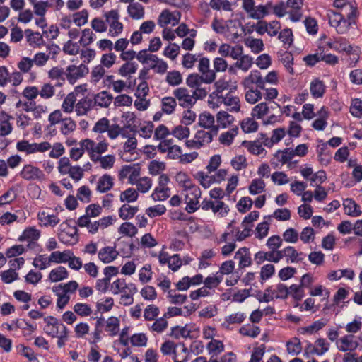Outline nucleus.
<instances>
[{"label": "nucleus", "mask_w": 362, "mask_h": 362, "mask_svg": "<svg viewBox=\"0 0 362 362\" xmlns=\"http://www.w3.org/2000/svg\"><path fill=\"white\" fill-rule=\"evenodd\" d=\"M170 178L166 174L159 176L158 186L156 187L151 197L154 201H164L170 196V189L167 186Z\"/></svg>", "instance_id": "1"}, {"label": "nucleus", "mask_w": 362, "mask_h": 362, "mask_svg": "<svg viewBox=\"0 0 362 362\" xmlns=\"http://www.w3.org/2000/svg\"><path fill=\"white\" fill-rule=\"evenodd\" d=\"M105 21L109 24V33L111 36L119 35L123 30V24L119 22V14L117 10L112 9L104 13Z\"/></svg>", "instance_id": "2"}, {"label": "nucleus", "mask_w": 362, "mask_h": 362, "mask_svg": "<svg viewBox=\"0 0 362 362\" xmlns=\"http://www.w3.org/2000/svg\"><path fill=\"white\" fill-rule=\"evenodd\" d=\"M186 191L187 193L185 195V209L189 214H192L199 207L198 199L201 196V191L198 187L194 185L188 187Z\"/></svg>", "instance_id": "3"}, {"label": "nucleus", "mask_w": 362, "mask_h": 362, "mask_svg": "<svg viewBox=\"0 0 362 362\" xmlns=\"http://www.w3.org/2000/svg\"><path fill=\"white\" fill-rule=\"evenodd\" d=\"M173 95L178 100L179 105L184 108L192 107L196 103L194 97L186 88L182 87L174 90Z\"/></svg>", "instance_id": "4"}, {"label": "nucleus", "mask_w": 362, "mask_h": 362, "mask_svg": "<svg viewBox=\"0 0 362 362\" xmlns=\"http://www.w3.org/2000/svg\"><path fill=\"white\" fill-rule=\"evenodd\" d=\"M201 207L203 210H212L214 213H218L221 217L226 216L230 211L229 206L220 200L213 202L204 199L201 204Z\"/></svg>", "instance_id": "5"}, {"label": "nucleus", "mask_w": 362, "mask_h": 362, "mask_svg": "<svg viewBox=\"0 0 362 362\" xmlns=\"http://www.w3.org/2000/svg\"><path fill=\"white\" fill-rule=\"evenodd\" d=\"M20 175L25 180H43L45 174L39 168L28 164L23 166Z\"/></svg>", "instance_id": "6"}, {"label": "nucleus", "mask_w": 362, "mask_h": 362, "mask_svg": "<svg viewBox=\"0 0 362 362\" xmlns=\"http://www.w3.org/2000/svg\"><path fill=\"white\" fill-rule=\"evenodd\" d=\"M44 322L46 324L44 327L45 333L52 338L57 337L58 334H60V332L62 329V325H64L61 323L57 318L53 316H47L45 317Z\"/></svg>", "instance_id": "7"}, {"label": "nucleus", "mask_w": 362, "mask_h": 362, "mask_svg": "<svg viewBox=\"0 0 362 362\" xmlns=\"http://www.w3.org/2000/svg\"><path fill=\"white\" fill-rule=\"evenodd\" d=\"M292 148H286L284 150H278L274 155V158L271 160V165L274 168H278L279 165L286 164L293 158V154L291 153Z\"/></svg>", "instance_id": "8"}, {"label": "nucleus", "mask_w": 362, "mask_h": 362, "mask_svg": "<svg viewBox=\"0 0 362 362\" xmlns=\"http://www.w3.org/2000/svg\"><path fill=\"white\" fill-rule=\"evenodd\" d=\"M88 72V67L84 64L80 66L69 65L66 68V76L69 82L74 84L78 79Z\"/></svg>", "instance_id": "9"}, {"label": "nucleus", "mask_w": 362, "mask_h": 362, "mask_svg": "<svg viewBox=\"0 0 362 362\" xmlns=\"http://www.w3.org/2000/svg\"><path fill=\"white\" fill-rule=\"evenodd\" d=\"M337 345L338 349L341 351H353L358 346V342L356 340L355 336L347 334L341 337Z\"/></svg>", "instance_id": "10"}, {"label": "nucleus", "mask_w": 362, "mask_h": 362, "mask_svg": "<svg viewBox=\"0 0 362 362\" xmlns=\"http://www.w3.org/2000/svg\"><path fill=\"white\" fill-rule=\"evenodd\" d=\"M119 252L116 250V246H105L98 252V259L104 264H109L115 260Z\"/></svg>", "instance_id": "11"}, {"label": "nucleus", "mask_w": 362, "mask_h": 362, "mask_svg": "<svg viewBox=\"0 0 362 362\" xmlns=\"http://www.w3.org/2000/svg\"><path fill=\"white\" fill-rule=\"evenodd\" d=\"M243 84L245 88L252 87V85L255 84L257 88L260 89H265L264 78L261 75L260 71L258 70H252L250 74L243 80Z\"/></svg>", "instance_id": "12"}, {"label": "nucleus", "mask_w": 362, "mask_h": 362, "mask_svg": "<svg viewBox=\"0 0 362 362\" xmlns=\"http://www.w3.org/2000/svg\"><path fill=\"white\" fill-rule=\"evenodd\" d=\"M95 107L107 108L113 100V95L106 90H102L97 94L91 95Z\"/></svg>", "instance_id": "13"}, {"label": "nucleus", "mask_w": 362, "mask_h": 362, "mask_svg": "<svg viewBox=\"0 0 362 362\" xmlns=\"http://www.w3.org/2000/svg\"><path fill=\"white\" fill-rule=\"evenodd\" d=\"M95 107L92 95H87L80 99L75 105L78 115H85Z\"/></svg>", "instance_id": "14"}, {"label": "nucleus", "mask_w": 362, "mask_h": 362, "mask_svg": "<svg viewBox=\"0 0 362 362\" xmlns=\"http://www.w3.org/2000/svg\"><path fill=\"white\" fill-rule=\"evenodd\" d=\"M242 146L245 147L247 151L253 155L263 158L267 154V151L262 146V142L259 141V140L243 141Z\"/></svg>", "instance_id": "15"}, {"label": "nucleus", "mask_w": 362, "mask_h": 362, "mask_svg": "<svg viewBox=\"0 0 362 362\" xmlns=\"http://www.w3.org/2000/svg\"><path fill=\"white\" fill-rule=\"evenodd\" d=\"M234 258L239 260L238 267L240 269L250 267L252 264L251 254L248 247H240L235 252Z\"/></svg>", "instance_id": "16"}, {"label": "nucleus", "mask_w": 362, "mask_h": 362, "mask_svg": "<svg viewBox=\"0 0 362 362\" xmlns=\"http://www.w3.org/2000/svg\"><path fill=\"white\" fill-rule=\"evenodd\" d=\"M310 91L313 98H322L326 92V86L324 81L319 78H315L310 82Z\"/></svg>", "instance_id": "17"}, {"label": "nucleus", "mask_w": 362, "mask_h": 362, "mask_svg": "<svg viewBox=\"0 0 362 362\" xmlns=\"http://www.w3.org/2000/svg\"><path fill=\"white\" fill-rule=\"evenodd\" d=\"M218 102L223 103L225 105L230 107L228 110L230 112H238L240 110V101L238 97L233 96L230 93L226 95H221Z\"/></svg>", "instance_id": "18"}, {"label": "nucleus", "mask_w": 362, "mask_h": 362, "mask_svg": "<svg viewBox=\"0 0 362 362\" xmlns=\"http://www.w3.org/2000/svg\"><path fill=\"white\" fill-rule=\"evenodd\" d=\"M210 61L209 59L205 57H201L199 59L198 71L199 72L213 81H215L216 74H214V71L210 69Z\"/></svg>", "instance_id": "19"}, {"label": "nucleus", "mask_w": 362, "mask_h": 362, "mask_svg": "<svg viewBox=\"0 0 362 362\" xmlns=\"http://www.w3.org/2000/svg\"><path fill=\"white\" fill-rule=\"evenodd\" d=\"M214 81L208 78H205L204 75L193 73L189 74L186 79V84L192 88L201 86L202 83L211 84Z\"/></svg>", "instance_id": "20"}, {"label": "nucleus", "mask_w": 362, "mask_h": 362, "mask_svg": "<svg viewBox=\"0 0 362 362\" xmlns=\"http://www.w3.org/2000/svg\"><path fill=\"white\" fill-rule=\"evenodd\" d=\"M218 132V127H214L212 131L199 130L195 134V139H197L199 144L203 146L211 143L214 136H216Z\"/></svg>", "instance_id": "21"}, {"label": "nucleus", "mask_w": 362, "mask_h": 362, "mask_svg": "<svg viewBox=\"0 0 362 362\" xmlns=\"http://www.w3.org/2000/svg\"><path fill=\"white\" fill-rule=\"evenodd\" d=\"M37 218L40 221V224L45 227H54L59 223V218L57 215H50L45 211H40L37 214Z\"/></svg>", "instance_id": "22"}, {"label": "nucleus", "mask_w": 362, "mask_h": 362, "mask_svg": "<svg viewBox=\"0 0 362 362\" xmlns=\"http://www.w3.org/2000/svg\"><path fill=\"white\" fill-rule=\"evenodd\" d=\"M127 10L129 16L133 19L139 20L144 17V7L139 2L129 4Z\"/></svg>", "instance_id": "23"}, {"label": "nucleus", "mask_w": 362, "mask_h": 362, "mask_svg": "<svg viewBox=\"0 0 362 362\" xmlns=\"http://www.w3.org/2000/svg\"><path fill=\"white\" fill-rule=\"evenodd\" d=\"M113 177L108 174H105L99 178L96 190L100 193H105L109 191L113 187Z\"/></svg>", "instance_id": "24"}, {"label": "nucleus", "mask_w": 362, "mask_h": 362, "mask_svg": "<svg viewBox=\"0 0 362 362\" xmlns=\"http://www.w3.org/2000/svg\"><path fill=\"white\" fill-rule=\"evenodd\" d=\"M105 330L110 337L116 336L119 331V320L117 317H110L105 320Z\"/></svg>", "instance_id": "25"}, {"label": "nucleus", "mask_w": 362, "mask_h": 362, "mask_svg": "<svg viewBox=\"0 0 362 362\" xmlns=\"http://www.w3.org/2000/svg\"><path fill=\"white\" fill-rule=\"evenodd\" d=\"M343 206L345 214L352 217H357L361 214L360 206L352 199H346L344 201Z\"/></svg>", "instance_id": "26"}, {"label": "nucleus", "mask_w": 362, "mask_h": 362, "mask_svg": "<svg viewBox=\"0 0 362 362\" xmlns=\"http://www.w3.org/2000/svg\"><path fill=\"white\" fill-rule=\"evenodd\" d=\"M282 258L286 257V262H298L303 259V257H300V255H303V252H298L296 250L291 246H288L284 249L281 250Z\"/></svg>", "instance_id": "27"}, {"label": "nucleus", "mask_w": 362, "mask_h": 362, "mask_svg": "<svg viewBox=\"0 0 362 362\" xmlns=\"http://www.w3.org/2000/svg\"><path fill=\"white\" fill-rule=\"evenodd\" d=\"M27 41L33 47H40L44 45L42 35L38 32H33L30 29L25 30Z\"/></svg>", "instance_id": "28"}, {"label": "nucleus", "mask_w": 362, "mask_h": 362, "mask_svg": "<svg viewBox=\"0 0 362 362\" xmlns=\"http://www.w3.org/2000/svg\"><path fill=\"white\" fill-rule=\"evenodd\" d=\"M214 117L211 113L204 112L199 115V124L204 129L212 131L214 127H218V126L214 125Z\"/></svg>", "instance_id": "29"}, {"label": "nucleus", "mask_w": 362, "mask_h": 362, "mask_svg": "<svg viewBox=\"0 0 362 362\" xmlns=\"http://www.w3.org/2000/svg\"><path fill=\"white\" fill-rule=\"evenodd\" d=\"M95 320V329L91 334L93 341H90V344H96L102 339L101 334L105 326V318L103 316L96 317Z\"/></svg>", "instance_id": "30"}, {"label": "nucleus", "mask_w": 362, "mask_h": 362, "mask_svg": "<svg viewBox=\"0 0 362 362\" xmlns=\"http://www.w3.org/2000/svg\"><path fill=\"white\" fill-rule=\"evenodd\" d=\"M40 237V231L34 227H29L24 230L22 235L18 238L20 241L33 242L38 240Z\"/></svg>", "instance_id": "31"}, {"label": "nucleus", "mask_w": 362, "mask_h": 362, "mask_svg": "<svg viewBox=\"0 0 362 362\" xmlns=\"http://www.w3.org/2000/svg\"><path fill=\"white\" fill-rule=\"evenodd\" d=\"M139 65L135 62H127L124 63L118 69V74L122 77H127L131 74H135L138 69Z\"/></svg>", "instance_id": "32"}, {"label": "nucleus", "mask_w": 362, "mask_h": 362, "mask_svg": "<svg viewBox=\"0 0 362 362\" xmlns=\"http://www.w3.org/2000/svg\"><path fill=\"white\" fill-rule=\"evenodd\" d=\"M70 255H73L71 250H64V252L55 251L51 253L49 261L54 263H66L70 259Z\"/></svg>", "instance_id": "33"}, {"label": "nucleus", "mask_w": 362, "mask_h": 362, "mask_svg": "<svg viewBox=\"0 0 362 362\" xmlns=\"http://www.w3.org/2000/svg\"><path fill=\"white\" fill-rule=\"evenodd\" d=\"M329 347V344L325 339H319L315 341L314 346L309 345L308 349L311 353L321 356L328 351Z\"/></svg>", "instance_id": "34"}, {"label": "nucleus", "mask_w": 362, "mask_h": 362, "mask_svg": "<svg viewBox=\"0 0 362 362\" xmlns=\"http://www.w3.org/2000/svg\"><path fill=\"white\" fill-rule=\"evenodd\" d=\"M139 211L137 206H132L129 204H123L119 209V216L122 220H128L133 218Z\"/></svg>", "instance_id": "35"}, {"label": "nucleus", "mask_w": 362, "mask_h": 362, "mask_svg": "<svg viewBox=\"0 0 362 362\" xmlns=\"http://www.w3.org/2000/svg\"><path fill=\"white\" fill-rule=\"evenodd\" d=\"M190 333L191 330L187 328V325L185 327L175 326L171 327L168 335L175 339H179L180 337L191 338Z\"/></svg>", "instance_id": "36"}, {"label": "nucleus", "mask_w": 362, "mask_h": 362, "mask_svg": "<svg viewBox=\"0 0 362 362\" xmlns=\"http://www.w3.org/2000/svg\"><path fill=\"white\" fill-rule=\"evenodd\" d=\"M78 287V284L76 281H70L66 284H60L52 288L53 291H61L64 293H73Z\"/></svg>", "instance_id": "37"}, {"label": "nucleus", "mask_w": 362, "mask_h": 362, "mask_svg": "<svg viewBox=\"0 0 362 362\" xmlns=\"http://www.w3.org/2000/svg\"><path fill=\"white\" fill-rule=\"evenodd\" d=\"M238 128L235 127L222 133L219 136V142L223 145L230 146L233 143L235 136L238 134Z\"/></svg>", "instance_id": "38"}, {"label": "nucleus", "mask_w": 362, "mask_h": 362, "mask_svg": "<svg viewBox=\"0 0 362 362\" xmlns=\"http://www.w3.org/2000/svg\"><path fill=\"white\" fill-rule=\"evenodd\" d=\"M68 277V272L64 267L59 266L52 269L49 275L50 281L57 282L65 279Z\"/></svg>", "instance_id": "39"}, {"label": "nucleus", "mask_w": 362, "mask_h": 362, "mask_svg": "<svg viewBox=\"0 0 362 362\" xmlns=\"http://www.w3.org/2000/svg\"><path fill=\"white\" fill-rule=\"evenodd\" d=\"M332 49L349 54L352 52L353 47L346 39L340 37L332 42Z\"/></svg>", "instance_id": "40"}, {"label": "nucleus", "mask_w": 362, "mask_h": 362, "mask_svg": "<svg viewBox=\"0 0 362 362\" xmlns=\"http://www.w3.org/2000/svg\"><path fill=\"white\" fill-rule=\"evenodd\" d=\"M245 88L247 89L245 95V100L247 103L255 104L262 99V93L257 88H254L253 87Z\"/></svg>", "instance_id": "41"}, {"label": "nucleus", "mask_w": 362, "mask_h": 362, "mask_svg": "<svg viewBox=\"0 0 362 362\" xmlns=\"http://www.w3.org/2000/svg\"><path fill=\"white\" fill-rule=\"evenodd\" d=\"M216 119L218 126L226 128L233 122L234 117L226 111H220L216 115Z\"/></svg>", "instance_id": "42"}, {"label": "nucleus", "mask_w": 362, "mask_h": 362, "mask_svg": "<svg viewBox=\"0 0 362 362\" xmlns=\"http://www.w3.org/2000/svg\"><path fill=\"white\" fill-rule=\"evenodd\" d=\"M33 6L34 13L40 17L45 16L47 8L52 6L49 1H39L37 0L35 3L31 4Z\"/></svg>", "instance_id": "43"}, {"label": "nucleus", "mask_w": 362, "mask_h": 362, "mask_svg": "<svg viewBox=\"0 0 362 362\" xmlns=\"http://www.w3.org/2000/svg\"><path fill=\"white\" fill-rule=\"evenodd\" d=\"M353 12L348 16V18H343L342 21L335 27L336 31L339 34H344L348 32L352 24L355 23L352 18Z\"/></svg>", "instance_id": "44"}, {"label": "nucleus", "mask_w": 362, "mask_h": 362, "mask_svg": "<svg viewBox=\"0 0 362 362\" xmlns=\"http://www.w3.org/2000/svg\"><path fill=\"white\" fill-rule=\"evenodd\" d=\"M176 98L173 97H165L162 100V110L166 114H171L176 107Z\"/></svg>", "instance_id": "45"}, {"label": "nucleus", "mask_w": 362, "mask_h": 362, "mask_svg": "<svg viewBox=\"0 0 362 362\" xmlns=\"http://www.w3.org/2000/svg\"><path fill=\"white\" fill-rule=\"evenodd\" d=\"M265 189V182L262 179H254L252 180L250 185L249 186V192L251 194H257Z\"/></svg>", "instance_id": "46"}, {"label": "nucleus", "mask_w": 362, "mask_h": 362, "mask_svg": "<svg viewBox=\"0 0 362 362\" xmlns=\"http://www.w3.org/2000/svg\"><path fill=\"white\" fill-rule=\"evenodd\" d=\"M209 354L217 356L224 350V346L221 341L213 339L208 343L206 346Z\"/></svg>", "instance_id": "47"}, {"label": "nucleus", "mask_w": 362, "mask_h": 362, "mask_svg": "<svg viewBox=\"0 0 362 362\" xmlns=\"http://www.w3.org/2000/svg\"><path fill=\"white\" fill-rule=\"evenodd\" d=\"M76 101V95L74 93H70L64 98L62 108L66 112H71L74 110V104Z\"/></svg>", "instance_id": "48"}, {"label": "nucleus", "mask_w": 362, "mask_h": 362, "mask_svg": "<svg viewBox=\"0 0 362 362\" xmlns=\"http://www.w3.org/2000/svg\"><path fill=\"white\" fill-rule=\"evenodd\" d=\"M239 332L243 336L255 338L259 334L260 328L258 326L244 325L240 327Z\"/></svg>", "instance_id": "49"}, {"label": "nucleus", "mask_w": 362, "mask_h": 362, "mask_svg": "<svg viewBox=\"0 0 362 362\" xmlns=\"http://www.w3.org/2000/svg\"><path fill=\"white\" fill-rule=\"evenodd\" d=\"M136 227L130 222H124L123 223L119 228V233L129 237H133L137 233Z\"/></svg>", "instance_id": "50"}, {"label": "nucleus", "mask_w": 362, "mask_h": 362, "mask_svg": "<svg viewBox=\"0 0 362 362\" xmlns=\"http://www.w3.org/2000/svg\"><path fill=\"white\" fill-rule=\"evenodd\" d=\"M258 123L252 118H247L242 121L241 128L245 133L255 132L258 129Z\"/></svg>", "instance_id": "51"}, {"label": "nucleus", "mask_w": 362, "mask_h": 362, "mask_svg": "<svg viewBox=\"0 0 362 362\" xmlns=\"http://www.w3.org/2000/svg\"><path fill=\"white\" fill-rule=\"evenodd\" d=\"M139 194L136 189L133 188H128L121 193L120 201L122 202H134L137 200Z\"/></svg>", "instance_id": "52"}, {"label": "nucleus", "mask_w": 362, "mask_h": 362, "mask_svg": "<svg viewBox=\"0 0 362 362\" xmlns=\"http://www.w3.org/2000/svg\"><path fill=\"white\" fill-rule=\"evenodd\" d=\"M95 38V34L90 28H86L82 32V36L79 42L83 47H86L91 44Z\"/></svg>", "instance_id": "53"}, {"label": "nucleus", "mask_w": 362, "mask_h": 362, "mask_svg": "<svg viewBox=\"0 0 362 362\" xmlns=\"http://www.w3.org/2000/svg\"><path fill=\"white\" fill-rule=\"evenodd\" d=\"M36 145L30 144L27 140H22L16 144V149L20 152H25L27 154L34 153Z\"/></svg>", "instance_id": "54"}, {"label": "nucleus", "mask_w": 362, "mask_h": 362, "mask_svg": "<svg viewBox=\"0 0 362 362\" xmlns=\"http://www.w3.org/2000/svg\"><path fill=\"white\" fill-rule=\"evenodd\" d=\"M245 44L250 47L252 51L255 54L261 52L264 49L263 41L261 39H247Z\"/></svg>", "instance_id": "55"}, {"label": "nucleus", "mask_w": 362, "mask_h": 362, "mask_svg": "<svg viewBox=\"0 0 362 362\" xmlns=\"http://www.w3.org/2000/svg\"><path fill=\"white\" fill-rule=\"evenodd\" d=\"M166 81L170 86H178L182 82V75L178 71H170L167 74Z\"/></svg>", "instance_id": "56"}, {"label": "nucleus", "mask_w": 362, "mask_h": 362, "mask_svg": "<svg viewBox=\"0 0 362 362\" xmlns=\"http://www.w3.org/2000/svg\"><path fill=\"white\" fill-rule=\"evenodd\" d=\"M269 107L266 103H261L255 105L252 110L253 117L260 119L268 113Z\"/></svg>", "instance_id": "57"}, {"label": "nucleus", "mask_w": 362, "mask_h": 362, "mask_svg": "<svg viewBox=\"0 0 362 362\" xmlns=\"http://www.w3.org/2000/svg\"><path fill=\"white\" fill-rule=\"evenodd\" d=\"M288 294L296 300H300L304 297L305 293L300 284H292L288 288Z\"/></svg>", "instance_id": "58"}, {"label": "nucleus", "mask_w": 362, "mask_h": 362, "mask_svg": "<svg viewBox=\"0 0 362 362\" xmlns=\"http://www.w3.org/2000/svg\"><path fill=\"white\" fill-rule=\"evenodd\" d=\"M222 281V275L217 272L214 276H209L204 281V284L210 289L216 288Z\"/></svg>", "instance_id": "59"}, {"label": "nucleus", "mask_w": 362, "mask_h": 362, "mask_svg": "<svg viewBox=\"0 0 362 362\" xmlns=\"http://www.w3.org/2000/svg\"><path fill=\"white\" fill-rule=\"evenodd\" d=\"M159 308L155 305H148L144 312V317L146 320L151 321L155 320L159 315Z\"/></svg>", "instance_id": "60"}, {"label": "nucleus", "mask_w": 362, "mask_h": 362, "mask_svg": "<svg viewBox=\"0 0 362 362\" xmlns=\"http://www.w3.org/2000/svg\"><path fill=\"white\" fill-rule=\"evenodd\" d=\"M168 325V323L166 320V317L163 315V317L156 320V321L152 324L151 329L157 333H162L167 328Z\"/></svg>", "instance_id": "61"}, {"label": "nucleus", "mask_w": 362, "mask_h": 362, "mask_svg": "<svg viewBox=\"0 0 362 362\" xmlns=\"http://www.w3.org/2000/svg\"><path fill=\"white\" fill-rule=\"evenodd\" d=\"M252 200L249 197H242L237 203V209L240 213L244 214L251 209Z\"/></svg>", "instance_id": "62"}, {"label": "nucleus", "mask_w": 362, "mask_h": 362, "mask_svg": "<svg viewBox=\"0 0 362 362\" xmlns=\"http://www.w3.org/2000/svg\"><path fill=\"white\" fill-rule=\"evenodd\" d=\"M76 127V124L74 121L71 118H65L62 122L61 132L64 135H67L74 132Z\"/></svg>", "instance_id": "63"}, {"label": "nucleus", "mask_w": 362, "mask_h": 362, "mask_svg": "<svg viewBox=\"0 0 362 362\" xmlns=\"http://www.w3.org/2000/svg\"><path fill=\"white\" fill-rule=\"evenodd\" d=\"M88 13L87 10L83 9L73 16V21L77 26H82L88 22Z\"/></svg>", "instance_id": "64"}]
</instances>
